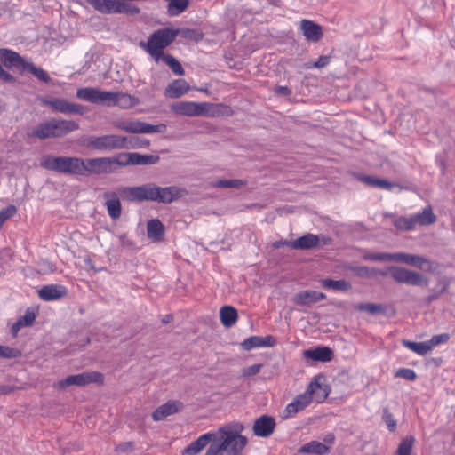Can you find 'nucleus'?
<instances>
[{"label": "nucleus", "instance_id": "nucleus-5", "mask_svg": "<svg viewBox=\"0 0 455 455\" xmlns=\"http://www.w3.org/2000/svg\"><path fill=\"white\" fill-rule=\"evenodd\" d=\"M43 168L60 173L84 176V159L73 156H45L41 159Z\"/></svg>", "mask_w": 455, "mask_h": 455}, {"label": "nucleus", "instance_id": "nucleus-27", "mask_svg": "<svg viewBox=\"0 0 455 455\" xmlns=\"http://www.w3.org/2000/svg\"><path fill=\"white\" fill-rule=\"evenodd\" d=\"M190 89L189 84L184 79H176L172 82L164 91L167 97L177 99L186 94Z\"/></svg>", "mask_w": 455, "mask_h": 455}, {"label": "nucleus", "instance_id": "nucleus-22", "mask_svg": "<svg viewBox=\"0 0 455 455\" xmlns=\"http://www.w3.org/2000/svg\"><path fill=\"white\" fill-rule=\"evenodd\" d=\"M275 344V340L272 336H251L244 339L241 343L243 349L249 351L256 347H273Z\"/></svg>", "mask_w": 455, "mask_h": 455}, {"label": "nucleus", "instance_id": "nucleus-49", "mask_svg": "<svg viewBox=\"0 0 455 455\" xmlns=\"http://www.w3.org/2000/svg\"><path fill=\"white\" fill-rule=\"evenodd\" d=\"M179 34H181L184 38L196 41L201 40L203 38V34L195 29H182L180 30Z\"/></svg>", "mask_w": 455, "mask_h": 455}, {"label": "nucleus", "instance_id": "nucleus-59", "mask_svg": "<svg viewBox=\"0 0 455 455\" xmlns=\"http://www.w3.org/2000/svg\"><path fill=\"white\" fill-rule=\"evenodd\" d=\"M25 327V325L18 319L12 326V334L13 337H16L18 332L21 328Z\"/></svg>", "mask_w": 455, "mask_h": 455}, {"label": "nucleus", "instance_id": "nucleus-12", "mask_svg": "<svg viewBox=\"0 0 455 455\" xmlns=\"http://www.w3.org/2000/svg\"><path fill=\"white\" fill-rule=\"evenodd\" d=\"M103 375L98 371H88L76 375H69L66 379L53 384L56 389H65L70 386L84 387L91 383H102Z\"/></svg>", "mask_w": 455, "mask_h": 455}, {"label": "nucleus", "instance_id": "nucleus-37", "mask_svg": "<svg viewBox=\"0 0 455 455\" xmlns=\"http://www.w3.org/2000/svg\"><path fill=\"white\" fill-rule=\"evenodd\" d=\"M159 161V156L155 155H141L132 152V164L147 165L154 164Z\"/></svg>", "mask_w": 455, "mask_h": 455}, {"label": "nucleus", "instance_id": "nucleus-19", "mask_svg": "<svg viewBox=\"0 0 455 455\" xmlns=\"http://www.w3.org/2000/svg\"><path fill=\"white\" fill-rule=\"evenodd\" d=\"M320 377L315 378L307 387L306 392L312 397V401L323 403L329 395V389L326 385L320 383Z\"/></svg>", "mask_w": 455, "mask_h": 455}, {"label": "nucleus", "instance_id": "nucleus-26", "mask_svg": "<svg viewBox=\"0 0 455 455\" xmlns=\"http://www.w3.org/2000/svg\"><path fill=\"white\" fill-rule=\"evenodd\" d=\"M320 238L314 234H307L293 241H291V248L296 250H309L318 246Z\"/></svg>", "mask_w": 455, "mask_h": 455}, {"label": "nucleus", "instance_id": "nucleus-24", "mask_svg": "<svg viewBox=\"0 0 455 455\" xmlns=\"http://www.w3.org/2000/svg\"><path fill=\"white\" fill-rule=\"evenodd\" d=\"M215 438L213 432H209L200 435L196 441L192 442L183 451V455L198 454L210 442L212 443Z\"/></svg>", "mask_w": 455, "mask_h": 455}, {"label": "nucleus", "instance_id": "nucleus-44", "mask_svg": "<svg viewBox=\"0 0 455 455\" xmlns=\"http://www.w3.org/2000/svg\"><path fill=\"white\" fill-rule=\"evenodd\" d=\"M20 355L21 352L18 348L0 345V358L13 359Z\"/></svg>", "mask_w": 455, "mask_h": 455}, {"label": "nucleus", "instance_id": "nucleus-48", "mask_svg": "<svg viewBox=\"0 0 455 455\" xmlns=\"http://www.w3.org/2000/svg\"><path fill=\"white\" fill-rule=\"evenodd\" d=\"M449 339H450L449 334L442 333V334L433 336L431 338V339L428 340V343H429L431 349H433V347H435L440 344L446 343L449 340Z\"/></svg>", "mask_w": 455, "mask_h": 455}, {"label": "nucleus", "instance_id": "nucleus-30", "mask_svg": "<svg viewBox=\"0 0 455 455\" xmlns=\"http://www.w3.org/2000/svg\"><path fill=\"white\" fill-rule=\"evenodd\" d=\"M415 226H427L436 221V216L434 214L430 206L426 207L421 212L412 215Z\"/></svg>", "mask_w": 455, "mask_h": 455}, {"label": "nucleus", "instance_id": "nucleus-32", "mask_svg": "<svg viewBox=\"0 0 455 455\" xmlns=\"http://www.w3.org/2000/svg\"><path fill=\"white\" fill-rule=\"evenodd\" d=\"M329 450V447L324 443L317 441H312L301 446L299 450V452L323 455L328 453Z\"/></svg>", "mask_w": 455, "mask_h": 455}, {"label": "nucleus", "instance_id": "nucleus-4", "mask_svg": "<svg viewBox=\"0 0 455 455\" xmlns=\"http://www.w3.org/2000/svg\"><path fill=\"white\" fill-rule=\"evenodd\" d=\"M179 29L162 28L155 31L149 36L148 42L140 41L139 45L146 51L156 62L165 54L164 49L170 45L179 35Z\"/></svg>", "mask_w": 455, "mask_h": 455}, {"label": "nucleus", "instance_id": "nucleus-29", "mask_svg": "<svg viewBox=\"0 0 455 455\" xmlns=\"http://www.w3.org/2000/svg\"><path fill=\"white\" fill-rule=\"evenodd\" d=\"M220 318L225 327L230 328L237 322V310L232 306H224L220 310Z\"/></svg>", "mask_w": 455, "mask_h": 455}, {"label": "nucleus", "instance_id": "nucleus-58", "mask_svg": "<svg viewBox=\"0 0 455 455\" xmlns=\"http://www.w3.org/2000/svg\"><path fill=\"white\" fill-rule=\"evenodd\" d=\"M0 79L5 81V82H12L14 80L13 76L5 71L2 66L0 65Z\"/></svg>", "mask_w": 455, "mask_h": 455}, {"label": "nucleus", "instance_id": "nucleus-13", "mask_svg": "<svg viewBox=\"0 0 455 455\" xmlns=\"http://www.w3.org/2000/svg\"><path fill=\"white\" fill-rule=\"evenodd\" d=\"M393 261L403 263L427 272H434L437 267V263L423 256L406 252H395Z\"/></svg>", "mask_w": 455, "mask_h": 455}, {"label": "nucleus", "instance_id": "nucleus-9", "mask_svg": "<svg viewBox=\"0 0 455 455\" xmlns=\"http://www.w3.org/2000/svg\"><path fill=\"white\" fill-rule=\"evenodd\" d=\"M392 279L397 283L427 287L429 280L421 273L398 266H390Z\"/></svg>", "mask_w": 455, "mask_h": 455}, {"label": "nucleus", "instance_id": "nucleus-10", "mask_svg": "<svg viewBox=\"0 0 455 455\" xmlns=\"http://www.w3.org/2000/svg\"><path fill=\"white\" fill-rule=\"evenodd\" d=\"M212 104L195 101H176L171 104L170 109L172 113L179 116H214V113L209 114V108Z\"/></svg>", "mask_w": 455, "mask_h": 455}, {"label": "nucleus", "instance_id": "nucleus-64", "mask_svg": "<svg viewBox=\"0 0 455 455\" xmlns=\"http://www.w3.org/2000/svg\"><path fill=\"white\" fill-rule=\"evenodd\" d=\"M13 389L10 387L0 385V395H6L12 393Z\"/></svg>", "mask_w": 455, "mask_h": 455}, {"label": "nucleus", "instance_id": "nucleus-31", "mask_svg": "<svg viewBox=\"0 0 455 455\" xmlns=\"http://www.w3.org/2000/svg\"><path fill=\"white\" fill-rule=\"evenodd\" d=\"M147 233L149 239L159 241L164 233V225L157 219L151 220L148 222Z\"/></svg>", "mask_w": 455, "mask_h": 455}, {"label": "nucleus", "instance_id": "nucleus-36", "mask_svg": "<svg viewBox=\"0 0 455 455\" xmlns=\"http://www.w3.org/2000/svg\"><path fill=\"white\" fill-rule=\"evenodd\" d=\"M322 285L328 289H332L335 291H347L351 289V284L346 280H331V279H323L322 280Z\"/></svg>", "mask_w": 455, "mask_h": 455}, {"label": "nucleus", "instance_id": "nucleus-28", "mask_svg": "<svg viewBox=\"0 0 455 455\" xmlns=\"http://www.w3.org/2000/svg\"><path fill=\"white\" fill-rule=\"evenodd\" d=\"M306 358L314 361L329 362L333 357V352L327 347H320L315 349H307L303 352Z\"/></svg>", "mask_w": 455, "mask_h": 455}, {"label": "nucleus", "instance_id": "nucleus-60", "mask_svg": "<svg viewBox=\"0 0 455 455\" xmlns=\"http://www.w3.org/2000/svg\"><path fill=\"white\" fill-rule=\"evenodd\" d=\"M275 92L283 95H290L291 93V90L286 86H277L275 88Z\"/></svg>", "mask_w": 455, "mask_h": 455}, {"label": "nucleus", "instance_id": "nucleus-7", "mask_svg": "<svg viewBox=\"0 0 455 455\" xmlns=\"http://www.w3.org/2000/svg\"><path fill=\"white\" fill-rule=\"evenodd\" d=\"M0 61L6 68L21 67L27 69L37 79L50 83L51 77L45 70L41 68H36L34 63L26 61L18 52L6 48H0Z\"/></svg>", "mask_w": 455, "mask_h": 455}, {"label": "nucleus", "instance_id": "nucleus-21", "mask_svg": "<svg viewBox=\"0 0 455 455\" xmlns=\"http://www.w3.org/2000/svg\"><path fill=\"white\" fill-rule=\"evenodd\" d=\"M358 180L363 182V184L369 187L380 188L386 190H391L394 188H399L402 189L403 188L395 182H390L384 179H379L375 176L371 175H356Z\"/></svg>", "mask_w": 455, "mask_h": 455}, {"label": "nucleus", "instance_id": "nucleus-61", "mask_svg": "<svg viewBox=\"0 0 455 455\" xmlns=\"http://www.w3.org/2000/svg\"><path fill=\"white\" fill-rule=\"evenodd\" d=\"M132 447V443H122V444L118 445L116 450L118 451L125 452V451H131Z\"/></svg>", "mask_w": 455, "mask_h": 455}, {"label": "nucleus", "instance_id": "nucleus-2", "mask_svg": "<svg viewBox=\"0 0 455 455\" xmlns=\"http://www.w3.org/2000/svg\"><path fill=\"white\" fill-rule=\"evenodd\" d=\"M121 192L127 200L132 202L153 201L170 204L183 196L186 190L176 186L161 188L154 183H147L141 186L123 188Z\"/></svg>", "mask_w": 455, "mask_h": 455}, {"label": "nucleus", "instance_id": "nucleus-56", "mask_svg": "<svg viewBox=\"0 0 455 455\" xmlns=\"http://www.w3.org/2000/svg\"><path fill=\"white\" fill-rule=\"evenodd\" d=\"M449 284H450V282L448 279H446V278L440 279L438 281V285L441 287L439 293L430 295L428 297V300L431 301V300L436 299L438 298L439 294L443 293L448 289Z\"/></svg>", "mask_w": 455, "mask_h": 455}, {"label": "nucleus", "instance_id": "nucleus-38", "mask_svg": "<svg viewBox=\"0 0 455 455\" xmlns=\"http://www.w3.org/2000/svg\"><path fill=\"white\" fill-rule=\"evenodd\" d=\"M212 187L221 188H240L246 185V181L243 180H219L212 182Z\"/></svg>", "mask_w": 455, "mask_h": 455}, {"label": "nucleus", "instance_id": "nucleus-42", "mask_svg": "<svg viewBox=\"0 0 455 455\" xmlns=\"http://www.w3.org/2000/svg\"><path fill=\"white\" fill-rule=\"evenodd\" d=\"M415 438L411 435L405 437L400 443L396 455H411Z\"/></svg>", "mask_w": 455, "mask_h": 455}, {"label": "nucleus", "instance_id": "nucleus-55", "mask_svg": "<svg viewBox=\"0 0 455 455\" xmlns=\"http://www.w3.org/2000/svg\"><path fill=\"white\" fill-rule=\"evenodd\" d=\"M300 411H302V409H299V405L294 401H292L286 406L285 411H284V413H285L284 417L291 418V417L295 416Z\"/></svg>", "mask_w": 455, "mask_h": 455}, {"label": "nucleus", "instance_id": "nucleus-1", "mask_svg": "<svg viewBox=\"0 0 455 455\" xmlns=\"http://www.w3.org/2000/svg\"><path fill=\"white\" fill-rule=\"evenodd\" d=\"M244 429L239 421L222 426L214 432L215 438L204 455H240L248 443L247 437L242 435Z\"/></svg>", "mask_w": 455, "mask_h": 455}, {"label": "nucleus", "instance_id": "nucleus-43", "mask_svg": "<svg viewBox=\"0 0 455 455\" xmlns=\"http://www.w3.org/2000/svg\"><path fill=\"white\" fill-rule=\"evenodd\" d=\"M394 224L398 229L402 230H412L416 227L412 216L410 218L399 217L395 220Z\"/></svg>", "mask_w": 455, "mask_h": 455}, {"label": "nucleus", "instance_id": "nucleus-39", "mask_svg": "<svg viewBox=\"0 0 455 455\" xmlns=\"http://www.w3.org/2000/svg\"><path fill=\"white\" fill-rule=\"evenodd\" d=\"M189 0H171L168 4V13L177 16L183 12L188 6Z\"/></svg>", "mask_w": 455, "mask_h": 455}, {"label": "nucleus", "instance_id": "nucleus-23", "mask_svg": "<svg viewBox=\"0 0 455 455\" xmlns=\"http://www.w3.org/2000/svg\"><path fill=\"white\" fill-rule=\"evenodd\" d=\"M326 298L325 294L316 291H302L298 292L292 301L297 305H310L323 300Z\"/></svg>", "mask_w": 455, "mask_h": 455}, {"label": "nucleus", "instance_id": "nucleus-3", "mask_svg": "<svg viewBox=\"0 0 455 455\" xmlns=\"http://www.w3.org/2000/svg\"><path fill=\"white\" fill-rule=\"evenodd\" d=\"M76 97L93 104L107 107L117 106L121 108H129L139 103V100L130 94L121 92L102 91L94 87L79 88L76 91Z\"/></svg>", "mask_w": 455, "mask_h": 455}, {"label": "nucleus", "instance_id": "nucleus-50", "mask_svg": "<svg viewBox=\"0 0 455 455\" xmlns=\"http://www.w3.org/2000/svg\"><path fill=\"white\" fill-rule=\"evenodd\" d=\"M395 377L403 378L407 380H414L417 378L415 371L411 369L403 368L396 371Z\"/></svg>", "mask_w": 455, "mask_h": 455}, {"label": "nucleus", "instance_id": "nucleus-25", "mask_svg": "<svg viewBox=\"0 0 455 455\" xmlns=\"http://www.w3.org/2000/svg\"><path fill=\"white\" fill-rule=\"evenodd\" d=\"M181 408V403L177 401H170L159 406L153 413L152 418L156 421L163 420L166 417L178 412Z\"/></svg>", "mask_w": 455, "mask_h": 455}, {"label": "nucleus", "instance_id": "nucleus-6", "mask_svg": "<svg viewBox=\"0 0 455 455\" xmlns=\"http://www.w3.org/2000/svg\"><path fill=\"white\" fill-rule=\"evenodd\" d=\"M78 124L72 120L51 119L36 125L29 136L41 140L62 137L78 129Z\"/></svg>", "mask_w": 455, "mask_h": 455}, {"label": "nucleus", "instance_id": "nucleus-8", "mask_svg": "<svg viewBox=\"0 0 455 455\" xmlns=\"http://www.w3.org/2000/svg\"><path fill=\"white\" fill-rule=\"evenodd\" d=\"M84 143L86 148L100 151H110L128 148L127 138L116 134L88 136L85 138Z\"/></svg>", "mask_w": 455, "mask_h": 455}, {"label": "nucleus", "instance_id": "nucleus-40", "mask_svg": "<svg viewBox=\"0 0 455 455\" xmlns=\"http://www.w3.org/2000/svg\"><path fill=\"white\" fill-rule=\"evenodd\" d=\"M160 60L164 61L167 66L170 67V68L172 70V72L178 76H183L184 75V69L181 67L180 63L172 55L166 54L160 58Z\"/></svg>", "mask_w": 455, "mask_h": 455}, {"label": "nucleus", "instance_id": "nucleus-11", "mask_svg": "<svg viewBox=\"0 0 455 455\" xmlns=\"http://www.w3.org/2000/svg\"><path fill=\"white\" fill-rule=\"evenodd\" d=\"M115 127L132 133H163L166 131L164 124L154 125L137 119L117 121Z\"/></svg>", "mask_w": 455, "mask_h": 455}, {"label": "nucleus", "instance_id": "nucleus-45", "mask_svg": "<svg viewBox=\"0 0 455 455\" xmlns=\"http://www.w3.org/2000/svg\"><path fill=\"white\" fill-rule=\"evenodd\" d=\"M355 308L359 311L368 312L371 315L383 312V307L374 303H361L355 306Z\"/></svg>", "mask_w": 455, "mask_h": 455}, {"label": "nucleus", "instance_id": "nucleus-34", "mask_svg": "<svg viewBox=\"0 0 455 455\" xmlns=\"http://www.w3.org/2000/svg\"><path fill=\"white\" fill-rule=\"evenodd\" d=\"M402 344L409 348L410 350L413 351L414 353L418 354L419 355H425L427 353H429L432 349L429 346L428 341L426 342H413L409 340H403Z\"/></svg>", "mask_w": 455, "mask_h": 455}, {"label": "nucleus", "instance_id": "nucleus-20", "mask_svg": "<svg viewBox=\"0 0 455 455\" xmlns=\"http://www.w3.org/2000/svg\"><path fill=\"white\" fill-rule=\"evenodd\" d=\"M38 295L45 301L56 300L67 295V289L59 284L45 285L38 291Z\"/></svg>", "mask_w": 455, "mask_h": 455}, {"label": "nucleus", "instance_id": "nucleus-33", "mask_svg": "<svg viewBox=\"0 0 455 455\" xmlns=\"http://www.w3.org/2000/svg\"><path fill=\"white\" fill-rule=\"evenodd\" d=\"M95 10L101 13H114L116 2L113 0H86Z\"/></svg>", "mask_w": 455, "mask_h": 455}, {"label": "nucleus", "instance_id": "nucleus-46", "mask_svg": "<svg viewBox=\"0 0 455 455\" xmlns=\"http://www.w3.org/2000/svg\"><path fill=\"white\" fill-rule=\"evenodd\" d=\"M394 253H368L363 256L366 260L371 261H393Z\"/></svg>", "mask_w": 455, "mask_h": 455}, {"label": "nucleus", "instance_id": "nucleus-52", "mask_svg": "<svg viewBox=\"0 0 455 455\" xmlns=\"http://www.w3.org/2000/svg\"><path fill=\"white\" fill-rule=\"evenodd\" d=\"M382 419L390 431H394L396 428V421L394 419L392 413L387 409L383 411Z\"/></svg>", "mask_w": 455, "mask_h": 455}, {"label": "nucleus", "instance_id": "nucleus-14", "mask_svg": "<svg viewBox=\"0 0 455 455\" xmlns=\"http://www.w3.org/2000/svg\"><path fill=\"white\" fill-rule=\"evenodd\" d=\"M84 176L91 174L112 173L111 161L109 157H97L84 159Z\"/></svg>", "mask_w": 455, "mask_h": 455}, {"label": "nucleus", "instance_id": "nucleus-53", "mask_svg": "<svg viewBox=\"0 0 455 455\" xmlns=\"http://www.w3.org/2000/svg\"><path fill=\"white\" fill-rule=\"evenodd\" d=\"M262 363H257L246 368H243L242 371L243 377H251L257 375L262 369Z\"/></svg>", "mask_w": 455, "mask_h": 455}, {"label": "nucleus", "instance_id": "nucleus-47", "mask_svg": "<svg viewBox=\"0 0 455 455\" xmlns=\"http://www.w3.org/2000/svg\"><path fill=\"white\" fill-rule=\"evenodd\" d=\"M293 401L299 405V409L304 410L312 402V397L305 392L297 395Z\"/></svg>", "mask_w": 455, "mask_h": 455}, {"label": "nucleus", "instance_id": "nucleus-16", "mask_svg": "<svg viewBox=\"0 0 455 455\" xmlns=\"http://www.w3.org/2000/svg\"><path fill=\"white\" fill-rule=\"evenodd\" d=\"M44 104L53 108L56 111L67 114H83V106L76 103L69 102L64 99H53L51 100H44Z\"/></svg>", "mask_w": 455, "mask_h": 455}, {"label": "nucleus", "instance_id": "nucleus-41", "mask_svg": "<svg viewBox=\"0 0 455 455\" xmlns=\"http://www.w3.org/2000/svg\"><path fill=\"white\" fill-rule=\"evenodd\" d=\"M140 12V8L124 2L116 3L114 13H126V14H139Z\"/></svg>", "mask_w": 455, "mask_h": 455}, {"label": "nucleus", "instance_id": "nucleus-35", "mask_svg": "<svg viewBox=\"0 0 455 455\" xmlns=\"http://www.w3.org/2000/svg\"><path fill=\"white\" fill-rule=\"evenodd\" d=\"M109 160L111 161V168H113L114 172L118 166L132 164V152L120 153L114 157H109Z\"/></svg>", "mask_w": 455, "mask_h": 455}, {"label": "nucleus", "instance_id": "nucleus-54", "mask_svg": "<svg viewBox=\"0 0 455 455\" xmlns=\"http://www.w3.org/2000/svg\"><path fill=\"white\" fill-rule=\"evenodd\" d=\"M330 56L328 55H323V56H321L317 61L314 62V63H307L305 64V68H323L325 66H327L330 62Z\"/></svg>", "mask_w": 455, "mask_h": 455}, {"label": "nucleus", "instance_id": "nucleus-57", "mask_svg": "<svg viewBox=\"0 0 455 455\" xmlns=\"http://www.w3.org/2000/svg\"><path fill=\"white\" fill-rule=\"evenodd\" d=\"M36 315L34 312L27 310L25 315L19 318V320L26 326H30L34 323Z\"/></svg>", "mask_w": 455, "mask_h": 455}, {"label": "nucleus", "instance_id": "nucleus-51", "mask_svg": "<svg viewBox=\"0 0 455 455\" xmlns=\"http://www.w3.org/2000/svg\"><path fill=\"white\" fill-rule=\"evenodd\" d=\"M16 212H17V209L13 205H10L4 209H2L0 211V227L3 225V223L6 220H8L12 216H13L16 213Z\"/></svg>", "mask_w": 455, "mask_h": 455}, {"label": "nucleus", "instance_id": "nucleus-63", "mask_svg": "<svg viewBox=\"0 0 455 455\" xmlns=\"http://www.w3.org/2000/svg\"><path fill=\"white\" fill-rule=\"evenodd\" d=\"M273 245L276 249H278V248H280L282 246H289V247H291V241L289 242V241H283V240H281V241H277V242L274 243Z\"/></svg>", "mask_w": 455, "mask_h": 455}, {"label": "nucleus", "instance_id": "nucleus-17", "mask_svg": "<svg viewBox=\"0 0 455 455\" xmlns=\"http://www.w3.org/2000/svg\"><path fill=\"white\" fill-rule=\"evenodd\" d=\"M104 205L107 208L109 217L116 220L121 217L122 207L120 199L116 192L108 191L103 194Z\"/></svg>", "mask_w": 455, "mask_h": 455}, {"label": "nucleus", "instance_id": "nucleus-15", "mask_svg": "<svg viewBox=\"0 0 455 455\" xmlns=\"http://www.w3.org/2000/svg\"><path fill=\"white\" fill-rule=\"evenodd\" d=\"M275 426L273 417L262 415L254 421L252 431L256 436L267 438L274 433Z\"/></svg>", "mask_w": 455, "mask_h": 455}, {"label": "nucleus", "instance_id": "nucleus-18", "mask_svg": "<svg viewBox=\"0 0 455 455\" xmlns=\"http://www.w3.org/2000/svg\"><path fill=\"white\" fill-rule=\"evenodd\" d=\"M300 30L307 41L318 42L323 36V30L320 25L309 20H302Z\"/></svg>", "mask_w": 455, "mask_h": 455}, {"label": "nucleus", "instance_id": "nucleus-62", "mask_svg": "<svg viewBox=\"0 0 455 455\" xmlns=\"http://www.w3.org/2000/svg\"><path fill=\"white\" fill-rule=\"evenodd\" d=\"M371 274H379L381 275L382 276H391V272H390V267H388L386 270H377V269H371V273H369L368 275H371Z\"/></svg>", "mask_w": 455, "mask_h": 455}]
</instances>
